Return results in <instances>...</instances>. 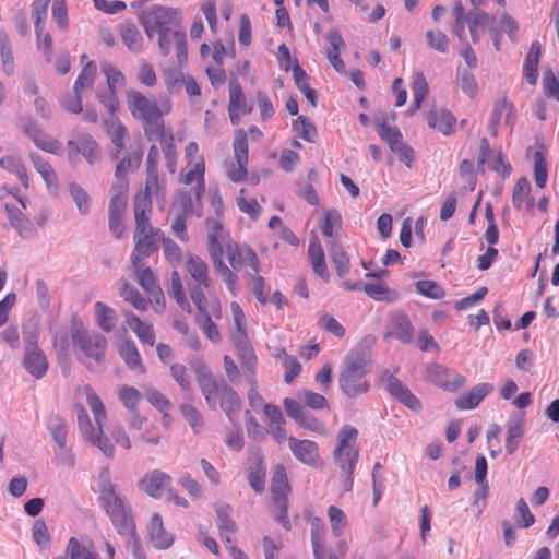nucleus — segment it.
Instances as JSON below:
<instances>
[{"label": "nucleus", "instance_id": "nucleus-1", "mask_svg": "<svg viewBox=\"0 0 559 559\" xmlns=\"http://www.w3.org/2000/svg\"><path fill=\"white\" fill-rule=\"evenodd\" d=\"M195 376L209 408L216 409L219 404L230 424L235 426L236 415L241 408V399L237 391L224 379H216L205 365L195 369Z\"/></svg>", "mask_w": 559, "mask_h": 559}, {"label": "nucleus", "instance_id": "nucleus-2", "mask_svg": "<svg viewBox=\"0 0 559 559\" xmlns=\"http://www.w3.org/2000/svg\"><path fill=\"white\" fill-rule=\"evenodd\" d=\"M372 368L370 350L364 346L350 349L344 358L338 383L342 392L349 399H355L370 390L366 376Z\"/></svg>", "mask_w": 559, "mask_h": 559}, {"label": "nucleus", "instance_id": "nucleus-3", "mask_svg": "<svg viewBox=\"0 0 559 559\" xmlns=\"http://www.w3.org/2000/svg\"><path fill=\"white\" fill-rule=\"evenodd\" d=\"M98 486L100 507L110 519L117 533L124 535L132 532V528L135 527L132 508L121 496L118 485L110 480L108 471H104L99 475Z\"/></svg>", "mask_w": 559, "mask_h": 559}, {"label": "nucleus", "instance_id": "nucleus-4", "mask_svg": "<svg viewBox=\"0 0 559 559\" xmlns=\"http://www.w3.org/2000/svg\"><path fill=\"white\" fill-rule=\"evenodd\" d=\"M127 104L132 117L142 123L145 136L150 141L164 135L163 112L155 100L136 90L127 92Z\"/></svg>", "mask_w": 559, "mask_h": 559}, {"label": "nucleus", "instance_id": "nucleus-5", "mask_svg": "<svg viewBox=\"0 0 559 559\" xmlns=\"http://www.w3.org/2000/svg\"><path fill=\"white\" fill-rule=\"evenodd\" d=\"M271 498L274 506V521L284 530L290 531L292 523L288 516L289 500L292 486L287 476L286 467L283 464L274 466L271 477Z\"/></svg>", "mask_w": 559, "mask_h": 559}, {"label": "nucleus", "instance_id": "nucleus-6", "mask_svg": "<svg viewBox=\"0 0 559 559\" xmlns=\"http://www.w3.org/2000/svg\"><path fill=\"white\" fill-rule=\"evenodd\" d=\"M358 429L344 425L337 433V444L333 451L335 464L342 473L353 474L359 460V449L355 447Z\"/></svg>", "mask_w": 559, "mask_h": 559}, {"label": "nucleus", "instance_id": "nucleus-7", "mask_svg": "<svg viewBox=\"0 0 559 559\" xmlns=\"http://www.w3.org/2000/svg\"><path fill=\"white\" fill-rule=\"evenodd\" d=\"M70 336L74 349L82 352L85 356L94 359L97 364L105 360L108 342L103 334H88L76 322H74L70 330Z\"/></svg>", "mask_w": 559, "mask_h": 559}, {"label": "nucleus", "instance_id": "nucleus-8", "mask_svg": "<svg viewBox=\"0 0 559 559\" xmlns=\"http://www.w3.org/2000/svg\"><path fill=\"white\" fill-rule=\"evenodd\" d=\"M233 151L235 162H226L225 169L227 178L235 182L240 183L245 181L248 175V134L243 130H238L235 133L233 142Z\"/></svg>", "mask_w": 559, "mask_h": 559}, {"label": "nucleus", "instance_id": "nucleus-9", "mask_svg": "<svg viewBox=\"0 0 559 559\" xmlns=\"http://www.w3.org/2000/svg\"><path fill=\"white\" fill-rule=\"evenodd\" d=\"M178 14V10L171 7L154 5L142 22L146 36L152 39L155 35L173 31Z\"/></svg>", "mask_w": 559, "mask_h": 559}, {"label": "nucleus", "instance_id": "nucleus-10", "mask_svg": "<svg viewBox=\"0 0 559 559\" xmlns=\"http://www.w3.org/2000/svg\"><path fill=\"white\" fill-rule=\"evenodd\" d=\"M385 391L395 401L404 405L406 408L418 413L423 409L421 401L404 384L395 374L385 370L381 377Z\"/></svg>", "mask_w": 559, "mask_h": 559}, {"label": "nucleus", "instance_id": "nucleus-11", "mask_svg": "<svg viewBox=\"0 0 559 559\" xmlns=\"http://www.w3.org/2000/svg\"><path fill=\"white\" fill-rule=\"evenodd\" d=\"M246 479L249 487L257 493L264 492L266 487L267 463L264 454L257 450L245 462Z\"/></svg>", "mask_w": 559, "mask_h": 559}, {"label": "nucleus", "instance_id": "nucleus-12", "mask_svg": "<svg viewBox=\"0 0 559 559\" xmlns=\"http://www.w3.org/2000/svg\"><path fill=\"white\" fill-rule=\"evenodd\" d=\"M426 380L447 392H455L466 382L464 376L437 362L427 367Z\"/></svg>", "mask_w": 559, "mask_h": 559}, {"label": "nucleus", "instance_id": "nucleus-13", "mask_svg": "<svg viewBox=\"0 0 559 559\" xmlns=\"http://www.w3.org/2000/svg\"><path fill=\"white\" fill-rule=\"evenodd\" d=\"M158 49L167 57L175 49L177 62L182 67L188 60L187 35L182 29H173L158 35Z\"/></svg>", "mask_w": 559, "mask_h": 559}, {"label": "nucleus", "instance_id": "nucleus-14", "mask_svg": "<svg viewBox=\"0 0 559 559\" xmlns=\"http://www.w3.org/2000/svg\"><path fill=\"white\" fill-rule=\"evenodd\" d=\"M159 235V229L151 230V233H134V248L130 255V261L133 266L140 265L143 260L150 258L158 250L157 237Z\"/></svg>", "mask_w": 559, "mask_h": 559}, {"label": "nucleus", "instance_id": "nucleus-15", "mask_svg": "<svg viewBox=\"0 0 559 559\" xmlns=\"http://www.w3.org/2000/svg\"><path fill=\"white\" fill-rule=\"evenodd\" d=\"M252 112V106L247 105L242 86L238 79L229 80L228 115L233 124H238L241 116Z\"/></svg>", "mask_w": 559, "mask_h": 559}, {"label": "nucleus", "instance_id": "nucleus-16", "mask_svg": "<svg viewBox=\"0 0 559 559\" xmlns=\"http://www.w3.org/2000/svg\"><path fill=\"white\" fill-rule=\"evenodd\" d=\"M288 447L297 461L310 467H317L319 465L320 453L317 442L308 439L299 440L295 437H289Z\"/></svg>", "mask_w": 559, "mask_h": 559}, {"label": "nucleus", "instance_id": "nucleus-17", "mask_svg": "<svg viewBox=\"0 0 559 559\" xmlns=\"http://www.w3.org/2000/svg\"><path fill=\"white\" fill-rule=\"evenodd\" d=\"M173 478L160 469H153L144 475L139 486L147 496L160 499L165 491H168Z\"/></svg>", "mask_w": 559, "mask_h": 559}, {"label": "nucleus", "instance_id": "nucleus-18", "mask_svg": "<svg viewBox=\"0 0 559 559\" xmlns=\"http://www.w3.org/2000/svg\"><path fill=\"white\" fill-rule=\"evenodd\" d=\"M79 424L80 430L87 441L97 447L106 457H114L115 447L111 440L104 436L103 426L95 427L88 418L83 420L81 417L79 418Z\"/></svg>", "mask_w": 559, "mask_h": 559}, {"label": "nucleus", "instance_id": "nucleus-19", "mask_svg": "<svg viewBox=\"0 0 559 559\" xmlns=\"http://www.w3.org/2000/svg\"><path fill=\"white\" fill-rule=\"evenodd\" d=\"M147 536L153 547L157 550H166L175 542V536L166 531L159 513L152 515L147 524Z\"/></svg>", "mask_w": 559, "mask_h": 559}, {"label": "nucleus", "instance_id": "nucleus-20", "mask_svg": "<svg viewBox=\"0 0 559 559\" xmlns=\"http://www.w3.org/2000/svg\"><path fill=\"white\" fill-rule=\"evenodd\" d=\"M429 128L437 130L445 136L455 132L456 117L445 108H432L425 115Z\"/></svg>", "mask_w": 559, "mask_h": 559}, {"label": "nucleus", "instance_id": "nucleus-21", "mask_svg": "<svg viewBox=\"0 0 559 559\" xmlns=\"http://www.w3.org/2000/svg\"><path fill=\"white\" fill-rule=\"evenodd\" d=\"M506 427V451L509 455H512L519 449L520 442L525 433L524 413H516L510 416Z\"/></svg>", "mask_w": 559, "mask_h": 559}, {"label": "nucleus", "instance_id": "nucleus-22", "mask_svg": "<svg viewBox=\"0 0 559 559\" xmlns=\"http://www.w3.org/2000/svg\"><path fill=\"white\" fill-rule=\"evenodd\" d=\"M22 366L34 379L40 380L47 374L49 362L45 352L40 348L24 350Z\"/></svg>", "mask_w": 559, "mask_h": 559}, {"label": "nucleus", "instance_id": "nucleus-23", "mask_svg": "<svg viewBox=\"0 0 559 559\" xmlns=\"http://www.w3.org/2000/svg\"><path fill=\"white\" fill-rule=\"evenodd\" d=\"M48 429L51 433V438L57 445L56 454L59 457H62L63 461H68L70 465L74 464L73 457L68 453L67 450V436L69 430V425L57 418L48 425Z\"/></svg>", "mask_w": 559, "mask_h": 559}, {"label": "nucleus", "instance_id": "nucleus-24", "mask_svg": "<svg viewBox=\"0 0 559 559\" xmlns=\"http://www.w3.org/2000/svg\"><path fill=\"white\" fill-rule=\"evenodd\" d=\"M492 390L493 384L487 382L479 383L459 396L455 400V406L461 411L474 409Z\"/></svg>", "mask_w": 559, "mask_h": 559}, {"label": "nucleus", "instance_id": "nucleus-25", "mask_svg": "<svg viewBox=\"0 0 559 559\" xmlns=\"http://www.w3.org/2000/svg\"><path fill=\"white\" fill-rule=\"evenodd\" d=\"M187 273L204 288L212 287L213 282L209 274V264L199 255L188 254L185 262Z\"/></svg>", "mask_w": 559, "mask_h": 559}, {"label": "nucleus", "instance_id": "nucleus-26", "mask_svg": "<svg viewBox=\"0 0 559 559\" xmlns=\"http://www.w3.org/2000/svg\"><path fill=\"white\" fill-rule=\"evenodd\" d=\"M532 188L526 177L518 179L512 191V204L516 210L525 209L532 212L535 206V198L531 194Z\"/></svg>", "mask_w": 559, "mask_h": 559}, {"label": "nucleus", "instance_id": "nucleus-27", "mask_svg": "<svg viewBox=\"0 0 559 559\" xmlns=\"http://www.w3.org/2000/svg\"><path fill=\"white\" fill-rule=\"evenodd\" d=\"M308 257L313 272L324 282H329L330 273L328 270L325 254L318 238H311L308 247Z\"/></svg>", "mask_w": 559, "mask_h": 559}, {"label": "nucleus", "instance_id": "nucleus-28", "mask_svg": "<svg viewBox=\"0 0 559 559\" xmlns=\"http://www.w3.org/2000/svg\"><path fill=\"white\" fill-rule=\"evenodd\" d=\"M326 41L331 46V49L326 51V59L336 72L345 73V63L340 55L341 49L345 47L341 33L337 31L330 32L326 35Z\"/></svg>", "mask_w": 559, "mask_h": 559}, {"label": "nucleus", "instance_id": "nucleus-29", "mask_svg": "<svg viewBox=\"0 0 559 559\" xmlns=\"http://www.w3.org/2000/svg\"><path fill=\"white\" fill-rule=\"evenodd\" d=\"M542 55V46L536 40L531 44L524 59L523 76L530 85H535L538 79V63Z\"/></svg>", "mask_w": 559, "mask_h": 559}, {"label": "nucleus", "instance_id": "nucleus-30", "mask_svg": "<svg viewBox=\"0 0 559 559\" xmlns=\"http://www.w3.org/2000/svg\"><path fill=\"white\" fill-rule=\"evenodd\" d=\"M83 69L76 78L73 86L75 94H81L84 90H92L94 86L97 67L94 61H90L86 55L81 56Z\"/></svg>", "mask_w": 559, "mask_h": 559}, {"label": "nucleus", "instance_id": "nucleus-31", "mask_svg": "<svg viewBox=\"0 0 559 559\" xmlns=\"http://www.w3.org/2000/svg\"><path fill=\"white\" fill-rule=\"evenodd\" d=\"M233 341L242 367L248 371H252L257 364V356L253 347L248 342L247 334L234 335Z\"/></svg>", "mask_w": 559, "mask_h": 559}, {"label": "nucleus", "instance_id": "nucleus-32", "mask_svg": "<svg viewBox=\"0 0 559 559\" xmlns=\"http://www.w3.org/2000/svg\"><path fill=\"white\" fill-rule=\"evenodd\" d=\"M104 127L111 143L117 147V153L114 155V158H118L120 152L126 147L124 139L128 134V130L117 117L106 118L104 120Z\"/></svg>", "mask_w": 559, "mask_h": 559}, {"label": "nucleus", "instance_id": "nucleus-33", "mask_svg": "<svg viewBox=\"0 0 559 559\" xmlns=\"http://www.w3.org/2000/svg\"><path fill=\"white\" fill-rule=\"evenodd\" d=\"M119 355L130 370L139 373L145 372L140 352L133 341L128 340L121 343L119 346Z\"/></svg>", "mask_w": 559, "mask_h": 559}, {"label": "nucleus", "instance_id": "nucleus-34", "mask_svg": "<svg viewBox=\"0 0 559 559\" xmlns=\"http://www.w3.org/2000/svg\"><path fill=\"white\" fill-rule=\"evenodd\" d=\"M126 321L142 344L154 345L155 333L151 324L145 323L132 312L126 314Z\"/></svg>", "mask_w": 559, "mask_h": 559}, {"label": "nucleus", "instance_id": "nucleus-35", "mask_svg": "<svg viewBox=\"0 0 559 559\" xmlns=\"http://www.w3.org/2000/svg\"><path fill=\"white\" fill-rule=\"evenodd\" d=\"M120 36L123 44L132 52H140L143 47V36L138 26L132 22L120 25Z\"/></svg>", "mask_w": 559, "mask_h": 559}, {"label": "nucleus", "instance_id": "nucleus-36", "mask_svg": "<svg viewBox=\"0 0 559 559\" xmlns=\"http://www.w3.org/2000/svg\"><path fill=\"white\" fill-rule=\"evenodd\" d=\"M514 106L507 98L499 99L495 103L493 110L489 120L491 132H496L502 117L506 116V123L512 124Z\"/></svg>", "mask_w": 559, "mask_h": 559}, {"label": "nucleus", "instance_id": "nucleus-37", "mask_svg": "<svg viewBox=\"0 0 559 559\" xmlns=\"http://www.w3.org/2000/svg\"><path fill=\"white\" fill-rule=\"evenodd\" d=\"M534 159V181L535 185L543 189L546 186L548 179V169H547V160H546V150L545 145L540 143L537 150L533 154Z\"/></svg>", "mask_w": 559, "mask_h": 559}, {"label": "nucleus", "instance_id": "nucleus-38", "mask_svg": "<svg viewBox=\"0 0 559 559\" xmlns=\"http://www.w3.org/2000/svg\"><path fill=\"white\" fill-rule=\"evenodd\" d=\"M142 158L143 152L141 150L128 153L116 166V178L119 181L127 182V175L129 173H134L140 167Z\"/></svg>", "mask_w": 559, "mask_h": 559}, {"label": "nucleus", "instance_id": "nucleus-39", "mask_svg": "<svg viewBox=\"0 0 559 559\" xmlns=\"http://www.w3.org/2000/svg\"><path fill=\"white\" fill-rule=\"evenodd\" d=\"M0 167L13 174L24 188L28 187L29 180L27 171L21 157L16 155H5L0 158Z\"/></svg>", "mask_w": 559, "mask_h": 559}, {"label": "nucleus", "instance_id": "nucleus-40", "mask_svg": "<svg viewBox=\"0 0 559 559\" xmlns=\"http://www.w3.org/2000/svg\"><path fill=\"white\" fill-rule=\"evenodd\" d=\"M158 160H159V150L153 144L147 153L146 158V182L147 190L151 189H159L158 182Z\"/></svg>", "mask_w": 559, "mask_h": 559}, {"label": "nucleus", "instance_id": "nucleus-41", "mask_svg": "<svg viewBox=\"0 0 559 559\" xmlns=\"http://www.w3.org/2000/svg\"><path fill=\"white\" fill-rule=\"evenodd\" d=\"M50 2L51 0H33L31 4V15L34 22L36 37H40L45 31Z\"/></svg>", "mask_w": 559, "mask_h": 559}, {"label": "nucleus", "instance_id": "nucleus-42", "mask_svg": "<svg viewBox=\"0 0 559 559\" xmlns=\"http://www.w3.org/2000/svg\"><path fill=\"white\" fill-rule=\"evenodd\" d=\"M96 322L99 329L106 333H110L116 326V314L111 307L102 301L94 305Z\"/></svg>", "mask_w": 559, "mask_h": 559}, {"label": "nucleus", "instance_id": "nucleus-43", "mask_svg": "<svg viewBox=\"0 0 559 559\" xmlns=\"http://www.w3.org/2000/svg\"><path fill=\"white\" fill-rule=\"evenodd\" d=\"M8 218L10 221L11 226L19 231V234L27 238L32 235V223L31 221L23 214V212L16 206H5Z\"/></svg>", "mask_w": 559, "mask_h": 559}, {"label": "nucleus", "instance_id": "nucleus-44", "mask_svg": "<svg viewBox=\"0 0 559 559\" xmlns=\"http://www.w3.org/2000/svg\"><path fill=\"white\" fill-rule=\"evenodd\" d=\"M207 229V249L224 248L226 233L219 218L209 217L205 221Z\"/></svg>", "mask_w": 559, "mask_h": 559}, {"label": "nucleus", "instance_id": "nucleus-45", "mask_svg": "<svg viewBox=\"0 0 559 559\" xmlns=\"http://www.w3.org/2000/svg\"><path fill=\"white\" fill-rule=\"evenodd\" d=\"M128 183L120 182L111 188V198L109 202L108 214L123 215L127 207Z\"/></svg>", "mask_w": 559, "mask_h": 559}, {"label": "nucleus", "instance_id": "nucleus-46", "mask_svg": "<svg viewBox=\"0 0 559 559\" xmlns=\"http://www.w3.org/2000/svg\"><path fill=\"white\" fill-rule=\"evenodd\" d=\"M414 326L406 314H401L393 322L392 335L403 344H411L414 341Z\"/></svg>", "mask_w": 559, "mask_h": 559}, {"label": "nucleus", "instance_id": "nucleus-47", "mask_svg": "<svg viewBox=\"0 0 559 559\" xmlns=\"http://www.w3.org/2000/svg\"><path fill=\"white\" fill-rule=\"evenodd\" d=\"M29 159L34 166V168L37 170V173L40 174L41 178L44 179L46 186L50 189L51 187L57 186V175L51 167V165L44 159L43 156H40L38 153H31Z\"/></svg>", "mask_w": 559, "mask_h": 559}, {"label": "nucleus", "instance_id": "nucleus-48", "mask_svg": "<svg viewBox=\"0 0 559 559\" xmlns=\"http://www.w3.org/2000/svg\"><path fill=\"white\" fill-rule=\"evenodd\" d=\"M231 507L228 503H223L216 508V515L218 521V530L222 538L226 534H234L237 531V524L231 519Z\"/></svg>", "mask_w": 559, "mask_h": 559}, {"label": "nucleus", "instance_id": "nucleus-49", "mask_svg": "<svg viewBox=\"0 0 559 559\" xmlns=\"http://www.w3.org/2000/svg\"><path fill=\"white\" fill-rule=\"evenodd\" d=\"M292 127L297 136L309 143L316 142L318 136L317 128L306 116H298L297 119L293 121Z\"/></svg>", "mask_w": 559, "mask_h": 559}, {"label": "nucleus", "instance_id": "nucleus-50", "mask_svg": "<svg viewBox=\"0 0 559 559\" xmlns=\"http://www.w3.org/2000/svg\"><path fill=\"white\" fill-rule=\"evenodd\" d=\"M154 141L160 142L166 166L170 173H175L177 166V151L173 133L166 134L164 131L163 138H157Z\"/></svg>", "mask_w": 559, "mask_h": 559}, {"label": "nucleus", "instance_id": "nucleus-51", "mask_svg": "<svg viewBox=\"0 0 559 559\" xmlns=\"http://www.w3.org/2000/svg\"><path fill=\"white\" fill-rule=\"evenodd\" d=\"M170 277H171V287H170V292H169L170 297L173 299H175V301L177 302V305L180 307L181 310L190 313L191 306L187 299L186 292H185L179 273L177 271H174L171 273Z\"/></svg>", "mask_w": 559, "mask_h": 559}, {"label": "nucleus", "instance_id": "nucleus-52", "mask_svg": "<svg viewBox=\"0 0 559 559\" xmlns=\"http://www.w3.org/2000/svg\"><path fill=\"white\" fill-rule=\"evenodd\" d=\"M328 518L334 537H341L348 525L345 512L336 506H330L328 508Z\"/></svg>", "mask_w": 559, "mask_h": 559}, {"label": "nucleus", "instance_id": "nucleus-53", "mask_svg": "<svg viewBox=\"0 0 559 559\" xmlns=\"http://www.w3.org/2000/svg\"><path fill=\"white\" fill-rule=\"evenodd\" d=\"M0 58L4 73L12 75L14 73V58L10 39L4 32H0Z\"/></svg>", "mask_w": 559, "mask_h": 559}, {"label": "nucleus", "instance_id": "nucleus-54", "mask_svg": "<svg viewBox=\"0 0 559 559\" xmlns=\"http://www.w3.org/2000/svg\"><path fill=\"white\" fill-rule=\"evenodd\" d=\"M120 295L122 296L124 301L130 302L136 310H147L148 301L134 286L130 285L129 283H124L122 285Z\"/></svg>", "mask_w": 559, "mask_h": 559}, {"label": "nucleus", "instance_id": "nucleus-55", "mask_svg": "<svg viewBox=\"0 0 559 559\" xmlns=\"http://www.w3.org/2000/svg\"><path fill=\"white\" fill-rule=\"evenodd\" d=\"M416 292L430 299H441L445 296L443 287L431 280H420L415 283Z\"/></svg>", "mask_w": 559, "mask_h": 559}, {"label": "nucleus", "instance_id": "nucleus-56", "mask_svg": "<svg viewBox=\"0 0 559 559\" xmlns=\"http://www.w3.org/2000/svg\"><path fill=\"white\" fill-rule=\"evenodd\" d=\"M180 413L183 416V418L188 421L189 426L191 427L195 435L203 429V416L192 404H182L180 406Z\"/></svg>", "mask_w": 559, "mask_h": 559}, {"label": "nucleus", "instance_id": "nucleus-57", "mask_svg": "<svg viewBox=\"0 0 559 559\" xmlns=\"http://www.w3.org/2000/svg\"><path fill=\"white\" fill-rule=\"evenodd\" d=\"M134 267L136 281L146 294H150L160 287L151 267H141L140 265Z\"/></svg>", "mask_w": 559, "mask_h": 559}, {"label": "nucleus", "instance_id": "nucleus-58", "mask_svg": "<svg viewBox=\"0 0 559 559\" xmlns=\"http://www.w3.org/2000/svg\"><path fill=\"white\" fill-rule=\"evenodd\" d=\"M332 263L340 277L348 274L350 269V261L348 254L340 246H334L331 252Z\"/></svg>", "mask_w": 559, "mask_h": 559}, {"label": "nucleus", "instance_id": "nucleus-59", "mask_svg": "<svg viewBox=\"0 0 559 559\" xmlns=\"http://www.w3.org/2000/svg\"><path fill=\"white\" fill-rule=\"evenodd\" d=\"M459 84L462 92L468 96L471 99H474L478 92V84L475 75L467 69H459Z\"/></svg>", "mask_w": 559, "mask_h": 559}, {"label": "nucleus", "instance_id": "nucleus-60", "mask_svg": "<svg viewBox=\"0 0 559 559\" xmlns=\"http://www.w3.org/2000/svg\"><path fill=\"white\" fill-rule=\"evenodd\" d=\"M119 399L123 406L131 413L138 411L139 402L142 395L138 389L130 385H123L119 390Z\"/></svg>", "mask_w": 559, "mask_h": 559}, {"label": "nucleus", "instance_id": "nucleus-61", "mask_svg": "<svg viewBox=\"0 0 559 559\" xmlns=\"http://www.w3.org/2000/svg\"><path fill=\"white\" fill-rule=\"evenodd\" d=\"M542 83L545 96L559 102V78L552 69L548 68L544 71Z\"/></svg>", "mask_w": 559, "mask_h": 559}, {"label": "nucleus", "instance_id": "nucleus-62", "mask_svg": "<svg viewBox=\"0 0 559 559\" xmlns=\"http://www.w3.org/2000/svg\"><path fill=\"white\" fill-rule=\"evenodd\" d=\"M197 323L211 342L217 343L221 341L218 328L212 320L211 314L209 312L204 314H198Z\"/></svg>", "mask_w": 559, "mask_h": 559}, {"label": "nucleus", "instance_id": "nucleus-63", "mask_svg": "<svg viewBox=\"0 0 559 559\" xmlns=\"http://www.w3.org/2000/svg\"><path fill=\"white\" fill-rule=\"evenodd\" d=\"M67 555L70 559H98L76 537H70L67 544Z\"/></svg>", "mask_w": 559, "mask_h": 559}, {"label": "nucleus", "instance_id": "nucleus-64", "mask_svg": "<svg viewBox=\"0 0 559 559\" xmlns=\"http://www.w3.org/2000/svg\"><path fill=\"white\" fill-rule=\"evenodd\" d=\"M121 536L127 538L126 548L133 559H147L142 546L141 538L136 534L135 527L132 528V532Z\"/></svg>", "mask_w": 559, "mask_h": 559}]
</instances>
